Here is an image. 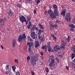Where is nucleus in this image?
<instances>
[{"instance_id":"nucleus-52","label":"nucleus","mask_w":75,"mask_h":75,"mask_svg":"<svg viewBox=\"0 0 75 75\" xmlns=\"http://www.w3.org/2000/svg\"><path fill=\"white\" fill-rule=\"evenodd\" d=\"M66 67L67 69L68 70L69 69V67H68V66H66Z\"/></svg>"},{"instance_id":"nucleus-3","label":"nucleus","mask_w":75,"mask_h":75,"mask_svg":"<svg viewBox=\"0 0 75 75\" xmlns=\"http://www.w3.org/2000/svg\"><path fill=\"white\" fill-rule=\"evenodd\" d=\"M31 59L30 62L33 65H36L37 63V61H38V58L37 56H35V57L31 56Z\"/></svg>"},{"instance_id":"nucleus-7","label":"nucleus","mask_w":75,"mask_h":75,"mask_svg":"<svg viewBox=\"0 0 75 75\" xmlns=\"http://www.w3.org/2000/svg\"><path fill=\"white\" fill-rule=\"evenodd\" d=\"M7 14H8V15L9 16V17H8V18H10V17H11L14 15V13H13V11L11 9H8L7 12Z\"/></svg>"},{"instance_id":"nucleus-32","label":"nucleus","mask_w":75,"mask_h":75,"mask_svg":"<svg viewBox=\"0 0 75 75\" xmlns=\"http://www.w3.org/2000/svg\"><path fill=\"white\" fill-rule=\"evenodd\" d=\"M49 8L50 9H49L51 10V8H52V6L51 4H50L48 5Z\"/></svg>"},{"instance_id":"nucleus-42","label":"nucleus","mask_w":75,"mask_h":75,"mask_svg":"<svg viewBox=\"0 0 75 75\" xmlns=\"http://www.w3.org/2000/svg\"><path fill=\"white\" fill-rule=\"evenodd\" d=\"M75 22V19L74 18L73 19L72 21H71L72 23H74Z\"/></svg>"},{"instance_id":"nucleus-53","label":"nucleus","mask_w":75,"mask_h":75,"mask_svg":"<svg viewBox=\"0 0 75 75\" xmlns=\"http://www.w3.org/2000/svg\"><path fill=\"white\" fill-rule=\"evenodd\" d=\"M54 40H57V37H54Z\"/></svg>"},{"instance_id":"nucleus-50","label":"nucleus","mask_w":75,"mask_h":75,"mask_svg":"<svg viewBox=\"0 0 75 75\" xmlns=\"http://www.w3.org/2000/svg\"><path fill=\"white\" fill-rule=\"evenodd\" d=\"M51 36L52 37V38H54V37H55V35H51Z\"/></svg>"},{"instance_id":"nucleus-36","label":"nucleus","mask_w":75,"mask_h":75,"mask_svg":"<svg viewBox=\"0 0 75 75\" xmlns=\"http://www.w3.org/2000/svg\"><path fill=\"white\" fill-rule=\"evenodd\" d=\"M35 45H40V44H39V42H38V41H35Z\"/></svg>"},{"instance_id":"nucleus-58","label":"nucleus","mask_w":75,"mask_h":75,"mask_svg":"<svg viewBox=\"0 0 75 75\" xmlns=\"http://www.w3.org/2000/svg\"><path fill=\"white\" fill-rule=\"evenodd\" d=\"M61 7H62V8L63 9L64 8V6H63L61 5Z\"/></svg>"},{"instance_id":"nucleus-55","label":"nucleus","mask_w":75,"mask_h":75,"mask_svg":"<svg viewBox=\"0 0 75 75\" xmlns=\"http://www.w3.org/2000/svg\"><path fill=\"white\" fill-rule=\"evenodd\" d=\"M56 23H59V21H58V20H57L56 21Z\"/></svg>"},{"instance_id":"nucleus-9","label":"nucleus","mask_w":75,"mask_h":75,"mask_svg":"<svg viewBox=\"0 0 75 75\" xmlns=\"http://www.w3.org/2000/svg\"><path fill=\"white\" fill-rule=\"evenodd\" d=\"M7 21V18L6 17H4L3 19H0V22L1 24V26L3 27L4 25V24H5V22Z\"/></svg>"},{"instance_id":"nucleus-10","label":"nucleus","mask_w":75,"mask_h":75,"mask_svg":"<svg viewBox=\"0 0 75 75\" xmlns=\"http://www.w3.org/2000/svg\"><path fill=\"white\" fill-rule=\"evenodd\" d=\"M54 48V50L55 52H58V51H59L61 50L60 46L57 45H55Z\"/></svg>"},{"instance_id":"nucleus-57","label":"nucleus","mask_w":75,"mask_h":75,"mask_svg":"<svg viewBox=\"0 0 75 75\" xmlns=\"http://www.w3.org/2000/svg\"><path fill=\"white\" fill-rule=\"evenodd\" d=\"M1 47L2 49H3V46H2V45H1Z\"/></svg>"},{"instance_id":"nucleus-63","label":"nucleus","mask_w":75,"mask_h":75,"mask_svg":"<svg viewBox=\"0 0 75 75\" xmlns=\"http://www.w3.org/2000/svg\"><path fill=\"white\" fill-rule=\"evenodd\" d=\"M28 1H31V0H28Z\"/></svg>"},{"instance_id":"nucleus-54","label":"nucleus","mask_w":75,"mask_h":75,"mask_svg":"<svg viewBox=\"0 0 75 75\" xmlns=\"http://www.w3.org/2000/svg\"><path fill=\"white\" fill-rule=\"evenodd\" d=\"M28 25H31V21H30L28 23Z\"/></svg>"},{"instance_id":"nucleus-18","label":"nucleus","mask_w":75,"mask_h":75,"mask_svg":"<svg viewBox=\"0 0 75 75\" xmlns=\"http://www.w3.org/2000/svg\"><path fill=\"white\" fill-rule=\"evenodd\" d=\"M38 29H39V28H38L36 26V25H33V26L32 29L31 30L32 31H34V30H36L37 31H38Z\"/></svg>"},{"instance_id":"nucleus-26","label":"nucleus","mask_w":75,"mask_h":75,"mask_svg":"<svg viewBox=\"0 0 75 75\" xmlns=\"http://www.w3.org/2000/svg\"><path fill=\"white\" fill-rule=\"evenodd\" d=\"M41 48H42V50H46V51H47V46H46V45L42 46L41 47Z\"/></svg>"},{"instance_id":"nucleus-61","label":"nucleus","mask_w":75,"mask_h":75,"mask_svg":"<svg viewBox=\"0 0 75 75\" xmlns=\"http://www.w3.org/2000/svg\"><path fill=\"white\" fill-rule=\"evenodd\" d=\"M50 59H49V60H48V62H50Z\"/></svg>"},{"instance_id":"nucleus-31","label":"nucleus","mask_w":75,"mask_h":75,"mask_svg":"<svg viewBox=\"0 0 75 75\" xmlns=\"http://www.w3.org/2000/svg\"><path fill=\"white\" fill-rule=\"evenodd\" d=\"M70 13H67L66 15L67 16L65 17H71V16H70Z\"/></svg>"},{"instance_id":"nucleus-60","label":"nucleus","mask_w":75,"mask_h":75,"mask_svg":"<svg viewBox=\"0 0 75 75\" xmlns=\"http://www.w3.org/2000/svg\"><path fill=\"white\" fill-rule=\"evenodd\" d=\"M64 23H62V22H61L60 23V24H63Z\"/></svg>"},{"instance_id":"nucleus-17","label":"nucleus","mask_w":75,"mask_h":75,"mask_svg":"<svg viewBox=\"0 0 75 75\" xmlns=\"http://www.w3.org/2000/svg\"><path fill=\"white\" fill-rule=\"evenodd\" d=\"M38 37H40V35H41V34L42 33H44V30H41V29H38Z\"/></svg>"},{"instance_id":"nucleus-30","label":"nucleus","mask_w":75,"mask_h":75,"mask_svg":"<svg viewBox=\"0 0 75 75\" xmlns=\"http://www.w3.org/2000/svg\"><path fill=\"white\" fill-rule=\"evenodd\" d=\"M5 74H7L8 75V74L9 75H10V71L8 70V71H5Z\"/></svg>"},{"instance_id":"nucleus-8","label":"nucleus","mask_w":75,"mask_h":75,"mask_svg":"<svg viewBox=\"0 0 75 75\" xmlns=\"http://www.w3.org/2000/svg\"><path fill=\"white\" fill-rule=\"evenodd\" d=\"M31 37L33 39H37L38 38L37 34H36L34 31H32L31 32Z\"/></svg>"},{"instance_id":"nucleus-1","label":"nucleus","mask_w":75,"mask_h":75,"mask_svg":"<svg viewBox=\"0 0 75 75\" xmlns=\"http://www.w3.org/2000/svg\"><path fill=\"white\" fill-rule=\"evenodd\" d=\"M47 13L50 14V16L52 19H54L57 17V16L59 15V13H58V11L55 9L54 10V12L51 9L48 10Z\"/></svg>"},{"instance_id":"nucleus-43","label":"nucleus","mask_w":75,"mask_h":75,"mask_svg":"<svg viewBox=\"0 0 75 75\" xmlns=\"http://www.w3.org/2000/svg\"><path fill=\"white\" fill-rule=\"evenodd\" d=\"M47 73H48L49 71V70L48 69V68H47L45 69Z\"/></svg>"},{"instance_id":"nucleus-27","label":"nucleus","mask_w":75,"mask_h":75,"mask_svg":"<svg viewBox=\"0 0 75 75\" xmlns=\"http://www.w3.org/2000/svg\"><path fill=\"white\" fill-rule=\"evenodd\" d=\"M71 59H74V58H75V53H71Z\"/></svg>"},{"instance_id":"nucleus-38","label":"nucleus","mask_w":75,"mask_h":75,"mask_svg":"<svg viewBox=\"0 0 75 75\" xmlns=\"http://www.w3.org/2000/svg\"><path fill=\"white\" fill-rule=\"evenodd\" d=\"M70 65H73V66L75 65V63H74V62H71L70 63Z\"/></svg>"},{"instance_id":"nucleus-25","label":"nucleus","mask_w":75,"mask_h":75,"mask_svg":"<svg viewBox=\"0 0 75 75\" xmlns=\"http://www.w3.org/2000/svg\"><path fill=\"white\" fill-rule=\"evenodd\" d=\"M11 68L13 70V72H16V67L14 65L13 66L11 67Z\"/></svg>"},{"instance_id":"nucleus-56","label":"nucleus","mask_w":75,"mask_h":75,"mask_svg":"<svg viewBox=\"0 0 75 75\" xmlns=\"http://www.w3.org/2000/svg\"><path fill=\"white\" fill-rule=\"evenodd\" d=\"M40 54H41V55H43V53L42 52H40Z\"/></svg>"},{"instance_id":"nucleus-40","label":"nucleus","mask_w":75,"mask_h":75,"mask_svg":"<svg viewBox=\"0 0 75 75\" xmlns=\"http://www.w3.org/2000/svg\"><path fill=\"white\" fill-rule=\"evenodd\" d=\"M39 47V45H35V47L36 48H38Z\"/></svg>"},{"instance_id":"nucleus-62","label":"nucleus","mask_w":75,"mask_h":75,"mask_svg":"<svg viewBox=\"0 0 75 75\" xmlns=\"http://www.w3.org/2000/svg\"><path fill=\"white\" fill-rule=\"evenodd\" d=\"M38 20H37V19H36V22H37V21H38Z\"/></svg>"},{"instance_id":"nucleus-11","label":"nucleus","mask_w":75,"mask_h":75,"mask_svg":"<svg viewBox=\"0 0 75 75\" xmlns=\"http://www.w3.org/2000/svg\"><path fill=\"white\" fill-rule=\"evenodd\" d=\"M28 41H29L30 42H28L27 43V45H28V43H29V44H31L32 45H34V44H33V39H32V38H31V37H28Z\"/></svg>"},{"instance_id":"nucleus-29","label":"nucleus","mask_w":75,"mask_h":75,"mask_svg":"<svg viewBox=\"0 0 75 75\" xmlns=\"http://www.w3.org/2000/svg\"><path fill=\"white\" fill-rule=\"evenodd\" d=\"M69 27H70L71 28H75V26L74 25V24H71L69 25Z\"/></svg>"},{"instance_id":"nucleus-4","label":"nucleus","mask_w":75,"mask_h":75,"mask_svg":"<svg viewBox=\"0 0 75 75\" xmlns=\"http://www.w3.org/2000/svg\"><path fill=\"white\" fill-rule=\"evenodd\" d=\"M27 37L25 36V33H23L21 35H19L18 38V40L19 42H21L23 41V40H24V41H25V38H26Z\"/></svg>"},{"instance_id":"nucleus-41","label":"nucleus","mask_w":75,"mask_h":75,"mask_svg":"<svg viewBox=\"0 0 75 75\" xmlns=\"http://www.w3.org/2000/svg\"><path fill=\"white\" fill-rule=\"evenodd\" d=\"M14 61L15 62V63H16V64L18 63V60H17V59H15Z\"/></svg>"},{"instance_id":"nucleus-46","label":"nucleus","mask_w":75,"mask_h":75,"mask_svg":"<svg viewBox=\"0 0 75 75\" xmlns=\"http://www.w3.org/2000/svg\"><path fill=\"white\" fill-rule=\"evenodd\" d=\"M8 67H9V66H8V65H6V69H8Z\"/></svg>"},{"instance_id":"nucleus-28","label":"nucleus","mask_w":75,"mask_h":75,"mask_svg":"<svg viewBox=\"0 0 75 75\" xmlns=\"http://www.w3.org/2000/svg\"><path fill=\"white\" fill-rule=\"evenodd\" d=\"M41 1V0H35V1L37 5H38L40 3Z\"/></svg>"},{"instance_id":"nucleus-48","label":"nucleus","mask_w":75,"mask_h":75,"mask_svg":"<svg viewBox=\"0 0 75 75\" xmlns=\"http://www.w3.org/2000/svg\"><path fill=\"white\" fill-rule=\"evenodd\" d=\"M50 26L51 27H52V28H54V25H50Z\"/></svg>"},{"instance_id":"nucleus-47","label":"nucleus","mask_w":75,"mask_h":75,"mask_svg":"<svg viewBox=\"0 0 75 75\" xmlns=\"http://www.w3.org/2000/svg\"><path fill=\"white\" fill-rule=\"evenodd\" d=\"M47 13V11H45L44 14L45 15H46Z\"/></svg>"},{"instance_id":"nucleus-34","label":"nucleus","mask_w":75,"mask_h":75,"mask_svg":"<svg viewBox=\"0 0 75 75\" xmlns=\"http://www.w3.org/2000/svg\"><path fill=\"white\" fill-rule=\"evenodd\" d=\"M17 6L18 8H21V4H18Z\"/></svg>"},{"instance_id":"nucleus-39","label":"nucleus","mask_w":75,"mask_h":75,"mask_svg":"<svg viewBox=\"0 0 75 75\" xmlns=\"http://www.w3.org/2000/svg\"><path fill=\"white\" fill-rule=\"evenodd\" d=\"M30 27H31V25H27V27L28 29H30Z\"/></svg>"},{"instance_id":"nucleus-37","label":"nucleus","mask_w":75,"mask_h":75,"mask_svg":"<svg viewBox=\"0 0 75 75\" xmlns=\"http://www.w3.org/2000/svg\"><path fill=\"white\" fill-rule=\"evenodd\" d=\"M74 28H71L70 29V30L71 31H74V30H75L74 29Z\"/></svg>"},{"instance_id":"nucleus-44","label":"nucleus","mask_w":75,"mask_h":75,"mask_svg":"<svg viewBox=\"0 0 75 75\" xmlns=\"http://www.w3.org/2000/svg\"><path fill=\"white\" fill-rule=\"evenodd\" d=\"M60 50L61 49H62V48L63 49H65V48H64V47H65V46L64 47V46H60Z\"/></svg>"},{"instance_id":"nucleus-21","label":"nucleus","mask_w":75,"mask_h":75,"mask_svg":"<svg viewBox=\"0 0 75 75\" xmlns=\"http://www.w3.org/2000/svg\"><path fill=\"white\" fill-rule=\"evenodd\" d=\"M65 40L67 41V42H70V40H71V38H70V36H68V38L66 39H65Z\"/></svg>"},{"instance_id":"nucleus-12","label":"nucleus","mask_w":75,"mask_h":75,"mask_svg":"<svg viewBox=\"0 0 75 75\" xmlns=\"http://www.w3.org/2000/svg\"><path fill=\"white\" fill-rule=\"evenodd\" d=\"M66 9L64 8L63 10H62V11L60 12V15L63 16V17H65V13H66Z\"/></svg>"},{"instance_id":"nucleus-19","label":"nucleus","mask_w":75,"mask_h":75,"mask_svg":"<svg viewBox=\"0 0 75 75\" xmlns=\"http://www.w3.org/2000/svg\"><path fill=\"white\" fill-rule=\"evenodd\" d=\"M65 18L67 20V22L70 23L71 21V17H65Z\"/></svg>"},{"instance_id":"nucleus-5","label":"nucleus","mask_w":75,"mask_h":75,"mask_svg":"<svg viewBox=\"0 0 75 75\" xmlns=\"http://www.w3.org/2000/svg\"><path fill=\"white\" fill-rule=\"evenodd\" d=\"M51 42H49L47 45V49L48 52H54V50L52 49V47H51Z\"/></svg>"},{"instance_id":"nucleus-59","label":"nucleus","mask_w":75,"mask_h":75,"mask_svg":"<svg viewBox=\"0 0 75 75\" xmlns=\"http://www.w3.org/2000/svg\"><path fill=\"white\" fill-rule=\"evenodd\" d=\"M71 1H73V2H75V0H71Z\"/></svg>"},{"instance_id":"nucleus-20","label":"nucleus","mask_w":75,"mask_h":75,"mask_svg":"<svg viewBox=\"0 0 75 75\" xmlns=\"http://www.w3.org/2000/svg\"><path fill=\"white\" fill-rule=\"evenodd\" d=\"M71 50L73 51V52L75 54V45H73L71 46Z\"/></svg>"},{"instance_id":"nucleus-22","label":"nucleus","mask_w":75,"mask_h":75,"mask_svg":"<svg viewBox=\"0 0 75 75\" xmlns=\"http://www.w3.org/2000/svg\"><path fill=\"white\" fill-rule=\"evenodd\" d=\"M38 25L40 29H42V30H44V26L42 25L41 23H39Z\"/></svg>"},{"instance_id":"nucleus-24","label":"nucleus","mask_w":75,"mask_h":75,"mask_svg":"<svg viewBox=\"0 0 75 75\" xmlns=\"http://www.w3.org/2000/svg\"><path fill=\"white\" fill-rule=\"evenodd\" d=\"M50 67H53L54 68V69H55L57 68V64H54L53 65V64H52V65L51 66L50 65H49Z\"/></svg>"},{"instance_id":"nucleus-23","label":"nucleus","mask_w":75,"mask_h":75,"mask_svg":"<svg viewBox=\"0 0 75 75\" xmlns=\"http://www.w3.org/2000/svg\"><path fill=\"white\" fill-rule=\"evenodd\" d=\"M53 7L54 8V10H55H55H57L58 11V7L57 6V5L56 4H53Z\"/></svg>"},{"instance_id":"nucleus-16","label":"nucleus","mask_w":75,"mask_h":75,"mask_svg":"<svg viewBox=\"0 0 75 75\" xmlns=\"http://www.w3.org/2000/svg\"><path fill=\"white\" fill-rule=\"evenodd\" d=\"M38 37L39 40H40L41 41H45V36L44 35H42L41 36L40 35Z\"/></svg>"},{"instance_id":"nucleus-64","label":"nucleus","mask_w":75,"mask_h":75,"mask_svg":"<svg viewBox=\"0 0 75 75\" xmlns=\"http://www.w3.org/2000/svg\"><path fill=\"white\" fill-rule=\"evenodd\" d=\"M74 41H75V38H74Z\"/></svg>"},{"instance_id":"nucleus-51","label":"nucleus","mask_w":75,"mask_h":75,"mask_svg":"<svg viewBox=\"0 0 75 75\" xmlns=\"http://www.w3.org/2000/svg\"><path fill=\"white\" fill-rule=\"evenodd\" d=\"M31 74L32 75H34V72L33 71L32 72Z\"/></svg>"},{"instance_id":"nucleus-33","label":"nucleus","mask_w":75,"mask_h":75,"mask_svg":"<svg viewBox=\"0 0 75 75\" xmlns=\"http://www.w3.org/2000/svg\"><path fill=\"white\" fill-rule=\"evenodd\" d=\"M16 75H20V73L19 71H16Z\"/></svg>"},{"instance_id":"nucleus-14","label":"nucleus","mask_w":75,"mask_h":75,"mask_svg":"<svg viewBox=\"0 0 75 75\" xmlns=\"http://www.w3.org/2000/svg\"><path fill=\"white\" fill-rule=\"evenodd\" d=\"M61 41L62 45V46H64V47H65L66 44H67V41L66 40L65 41L64 40H62Z\"/></svg>"},{"instance_id":"nucleus-2","label":"nucleus","mask_w":75,"mask_h":75,"mask_svg":"<svg viewBox=\"0 0 75 75\" xmlns=\"http://www.w3.org/2000/svg\"><path fill=\"white\" fill-rule=\"evenodd\" d=\"M19 19L20 20L21 23L22 24H23L24 22H25L26 25H27L28 23L29 22V21H30V17H28L27 18V21L26 20V18L23 16H20Z\"/></svg>"},{"instance_id":"nucleus-49","label":"nucleus","mask_w":75,"mask_h":75,"mask_svg":"<svg viewBox=\"0 0 75 75\" xmlns=\"http://www.w3.org/2000/svg\"><path fill=\"white\" fill-rule=\"evenodd\" d=\"M34 14H35L36 13H37V11L35 10V9L34 10Z\"/></svg>"},{"instance_id":"nucleus-45","label":"nucleus","mask_w":75,"mask_h":75,"mask_svg":"<svg viewBox=\"0 0 75 75\" xmlns=\"http://www.w3.org/2000/svg\"><path fill=\"white\" fill-rule=\"evenodd\" d=\"M54 28H56V27H57V24H55L54 25Z\"/></svg>"},{"instance_id":"nucleus-15","label":"nucleus","mask_w":75,"mask_h":75,"mask_svg":"<svg viewBox=\"0 0 75 75\" xmlns=\"http://www.w3.org/2000/svg\"><path fill=\"white\" fill-rule=\"evenodd\" d=\"M16 44H17V41H16V39H13L12 42V47L15 48Z\"/></svg>"},{"instance_id":"nucleus-35","label":"nucleus","mask_w":75,"mask_h":75,"mask_svg":"<svg viewBox=\"0 0 75 75\" xmlns=\"http://www.w3.org/2000/svg\"><path fill=\"white\" fill-rule=\"evenodd\" d=\"M27 59L28 61H30V56H28L27 57Z\"/></svg>"},{"instance_id":"nucleus-13","label":"nucleus","mask_w":75,"mask_h":75,"mask_svg":"<svg viewBox=\"0 0 75 75\" xmlns=\"http://www.w3.org/2000/svg\"><path fill=\"white\" fill-rule=\"evenodd\" d=\"M27 45L28 46H29V47H28L29 48L28 49V52H29L30 53V52H31V47H33V46H34V45H32L31 43H30H30H28Z\"/></svg>"},{"instance_id":"nucleus-6","label":"nucleus","mask_w":75,"mask_h":75,"mask_svg":"<svg viewBox=\"0 0 75 75\" xmlns=\"http://www.w3.org/2000/svg\"><path fill=\"white\" fill-rule=\"evenodd\" d=\"M54 57V56L53 55H51L49 57V58L51 60L50 63L49 64V65L51 66L52 64H54L55 63V58Z\"/></svg>"}]
</instances>
